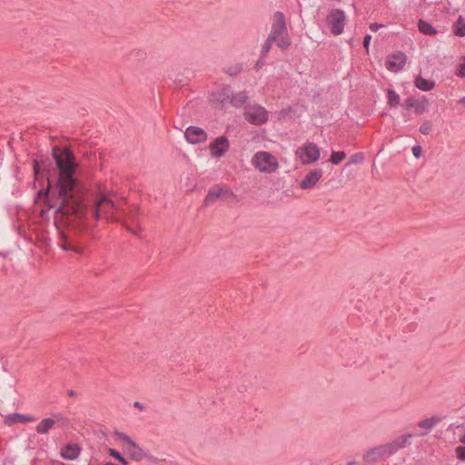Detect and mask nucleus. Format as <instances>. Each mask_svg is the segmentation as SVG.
<instances>
[{"instance_id": "1", "label": "nucleus", "mask_w": 465, "mask_h": 465, "mask_svg": "<svg viewBox=\"0 0 465 465\" xmlns=\"http://www.w3.org/2000/svg\"><path fill=\"white\" fill-rule=\"evenodd\" d=\"M79 163L74 152L68 147L54 145L52 158L41 155L33 159L35 181L42 188L35 200L43 203L47 211L84 221L90 214L95 221L102 215L110 214L115 208L114 202L106 193H101L94 200L87 197L84 184L76 176Z\"/></svg>"}, {"instance_id": "2", "label": "nucleus", "mask_w": 465, "mask_h": 465, "mask_svg": "<svg viewBox=\"0 0 465 465\" xmlns=\"http://www.w3.org/2000/svg\"><path fill=\"white\" fill-rule=\"evenodd\" d=\"M412 438L411 434H403L399 436L393 441L376 446L365 450L362 454L363 465H375L385 460L387 458L396 453L400 449L410 444Z\"/></svg>"}, {"instance_id": "3", "label": "nucleus", "mask_w": 465, "mask_h": 465, "mask_svg": "<svg viewBox=\"0 0 465 465\" xmlns=\"http://www.w3.org/2000/svg\"><path fill=\"white\" fill-rule=\"evenodd\" d=\"M252 163L260 172L268 173L274 172L279 166L277 159L272 153L264 151L257 152L253 155Z\"/></svg>"}, {"instance_id": "4", "label": "nucleus", "mask_w": 465, "mask_h": 465, "mask_svg": "<svg viewBox=\"0 0 465 465\" xmlns=\"http://www.w3.org/2000/svg\"><path fill=\"white\" fill-rule=\"evenodd\" d=\"M296 156L302 164H311L320 159V148L314 143L307 142L296 150Z\"/></svg>"}, {"instance_id": "5", "label": "nucleus", "mask_w": 465, "mask_h": 465, "mask_svg": "<svg viewBox=\"0 0 465 465\" xmlns=\"http://www.w3.org/2000/svg\"><path fill=\"white\" fill-rule=\"evenodd\" d=\"M244 119L253 125H262L268 121V111L262 105L248 106L243 114Z\"/></svg>"}, {"instance_id": "6", "label": "nucleus", "mask_w": 465, "mask_h": 465, "mask_svg": "<svg viewBox=\"0 0 465 465\" xmlns=\"http://www.w3.org/2000/svg\"><path fill=\"white\" fill-rule=\"evenodd\" d=\"M345 13L340 9H331L327 16L330 31L333 35H339L343 32L345 25Z\"/></svg>"}, {"instance_id": "7", "label": "nucleus", "mask_w": 465, "mask_h": 465, "mask_svg": "<svg viewBox=\"0 0 465 465\" xmlns=\"http://www.w3.org/2000/svg\"><path fill=\"white\" fill-rule=\"evenodd\" d=\"M114 434L117 440L126 442L130 447L133 448V450L129 451V455L132 460L140 461L147 457V453L141 447H139V445L134 440H133L129 435L119 430H114Z\"/></svg>"}, {"instance_id": "8", "label": "nucleus", "mask_w": 465, "mask_h": 465, "mask_svg": "<svg viewBox=\"0 0 465 465\" xmlns=\"http://www.w3.org/2000/svg\"><path fill=\"white\" fill-rule=\"evenodd\" d=\"M407 63V55L402 51H395L387 55L385 67L391 73H398L403 69Z\"/></svg>"}, {"instance_id": "9", "label": "nucleus", "mask_w": 465, "mask_h": 465, "mask_svg": "<svg viewBox=\"0 0 465 465\" xmlns=\"http://www.w3.org/2000/svg\"><path fill=\"white\" fill-rule=\"evenodd\" d=\"M221 197L224 201H231L235 197V195L232 191L228 189H225L220 185H214L209 189L207 195L203 200V204L209 205Z\"/></svg>"}, {"instance_id": "10", "label": "nucleus", "mask_w": 465, "mask_h": 465, "mask_svg": "<svg viewBox=\"0 0 465 465\" xmlns=\"http://www.w3.org/2000/svg\"><path fill=\"white\" fill-rule=\"evenodd\" d=\"M230 148V142L227 136L221 135L209 144L211 155L215 158L223 157Z\"/></svg>"}, {"instance_id": "11", "label": "nucleus", "mask_w": 465, "mask_h": 465, "mask_svg": "<svg viewBox=\"0 0 465 465\" xmlns=\"http://www.w3.org/2000/svg\"><path fill=\"white\" fill-rule=\"evenodd\" d=\"M287 33L288 31L286 20L283 13L281 11L275 12L273 15L272 25L269 35L278 39L280 36Z\"/></svg>"}, {"instance_id": "12", "label": "nucleus", "mask_w": 465, "mask_h": 465, "mask_svg": "<svg viewBox=\"0 0 465 465\" xmlns=\"http://www.w3.org/2000/svg\"><path fill=\"white\" fill-rule=\"evenodd\" d=\"M60 242L58 245L64 251H71L75 253H82L83 246L70 234L59 232Z\"/></svg>"}, {"instance_id": "13", "label": "nucleus", "mask_w": 465, "mask_h": 465, "mask_svg": "<svg viewBox=\"0 0 465 465\" xmlns=\"http://www.w3.org/2000/svg\"><path fill=\"white\" fill-rule=\"evenodd\" d=\"M186 141L192 144H199L204 143L207 138V133L201 127L189 126L184 132Z\"/></svg>"}, {"instance_id": "14", "label": "nucleus", "mask_w": 465, "mask_h": 465, "mask_svg": "<svg viewBox=\"0 0 465 465\" xmlns=\"http://www.w3.org/2000/svg\"><path fill=\"white\" fill-rule=\"evenodd\" d=\"M322 176V170L315 168L309 172L300 183V187L302 190H309L313 188Z\"/></svg>"}, {"instance_id": "15", "label": "nucleus", "mask_w": 465, "mask_h": 465, "mask_svg": "<svg viewBox=\"0 0 465 465\" xmlns=\"http://www.w3.org/2000/svg\"><path fill=\"white\" fill-rule=\"evenodd\" d=\"M81 452V448L76 443H68L61 450V456L64 460H75Z\"/></svg>"}, {"instance_id": "16", "label": "nucleus", "mask_w": 465, "mask_h": 465, "mask_svg": "<svg viewBox=\"0 0 465 465\" xmlns=\"http://www.w3.org/2000/svg\"><path fill=\"white\" fill-rule=\"evenodd\" d=\"M232 93V90L231 86L225 85L220 91L213 92L212 94L213 101L218 102L222 104H223L225 103L230 104Z\"/></svg>"}, {"instance_id": "17", "label": "nucleus", "mask_w": 465, "mask_h": 465, "mask_svg": "<svg viewBox=\"0 0 465 465\" xmlns=\"http://www.w3.org/2000/svg\"><path fill=\"white\" fill-rule=\"evenodd\" d=\"M35 420V419L31 415L20 414V413L15 412L10 415H7L5 418V423L8 426H11L17 422L25 423V422L34 421Z\"/></svg>"}, {"instance_id": "18", "label": "nucleus", "mask_w": 465, "mask_h": 465, "mask_svg": "<svg viewBox=\"0 0 465 465\" xmlns=\"http://www.w3.org/2000/svg\"><path fill=\"white\" fill-rule=\"evenodd\" d=\"M414 85L420 91L429 92L435 87V82L422 77L420 74L414 79Z\"/></svg>"}, {"instance_id": "19", "label": "nucleus", "mask_w": 465, "mask_h": 465, "mask_svg": "<svg viewBox=\"0 0 465 465\" xmlns=\"http://www.w3.org/2000/svg\"><path fill=\"white\" fill-rule=\"evenodd\" d=\"M441 419L438 416H431L426 419L420 420L417 426L420 429H424L426 430H430L435 428L440 422Z\"/></svg>"}, {"instance_id": "20", "label": "nucleus", "mask_w": 465, "mask_h": 465, "mask_svg": "<svg viewBox=\"0 0 465 465\" xmlns=\"http://www.w3.org/2000/svg\"><path fill=\"white\" fill-rule=\"evenodd\" d=\"M247 100L248 95L245 91L239 92L235 94L232 93L230 104L236 108H241Z\"/></svg>"}, {"instance_id": "21", "label": "nucleus", "mask_w": 465, "mask_h": 465, "mask_svg": "<svg viewBox=\"0 0 465 465\" xmlns=\"http://www.w3.org/2000/svg\"><path fill=\"white\" fill-rule=\"evenodd\" d=\"M419 31L425 35H435L438 31L432 26V25L423 19L418 21Z\"/></svg>"}, {"instance_id": "22", "label": "nucleus", "mask_w": 465, "mask_h": 465, "mask_svg": "<svg viewBox=\"0 0 465 465\" xmlns=\"http://www.w3.org/2000/svg\"><path fill=\"white\" fill-rule=\"evenodd\" d=\"M54 425V420L53 418H45L42 421L36 426L35 430L38 434H47L49 430Z\"/></svg>"}, {"instance_id": "23", "label": "nucleus", "mask_w": 465, "mask_h": 465, "mask_svg": "<svg viewBox=\"0 0 465 465\" xmlns=\"http://www.w3.org/2000/svg\"><path fill=\"white\" fill-rule=\"evenodd\" d=\"M429 111V100L426 96L422 95L418 99H415V109L416 114H422Z\"/></svg>"}, {"instance_id": "24", "label": "nucleus", "mask_w": 465, "mask_h": 465, "mask_svg": "<svg viewBox=\"0 0 465 465\" xmlns=\"http://www.w3.org/2000/svg\"><path fill=\"white\" fill-rule=\"evenodd\" d=\"M452 33L456 36H465V21L461 15H460L458 19L453 23Z\"/></svg>"}, {"instance_id": "25", "label": "nucleus", "mask_w": 465, "mask_h": 465, "mask_svg": "<svg viewBox=\"0 0 465 465\" xmlns=\"http://www.w3.org/2000/svg\"><path fill=\"white\" fill-rule=\"evenodd\" d=\"M274 43H276V45L282 51L287 50L291 45L292 40L290 36L287 34H284L283 35L280 36Z\"/></svg>"}, {"instance_id": "26", "label": "nucleus", "mask_w": 465, "mask_h": 465, "mask_svg": "<svg viewBox=\"0 0 465 465\" xmlns=\"http://www.w3.org/2000/svg\"><path fill=\"white\" fill-rule=\"evenodd\" d=\"M388 104L391 107H397L400 104V95L393 90L388 89L387 91Z\"/></svg>"}, {"instance_id": "27", "label": "nucleus", "mask_w": 465, "mask_h": 465, "mask_svg": "<svg viewBox=\"0 0 465 465\" xmlns=\"http://www.w3.org/2000/svg\"><path fill=\"white\" fill-rule=\"evenodd\" d=\"M277 39L273 38L272 36L268 35L267 39L265 40V42L263 43V45L262 46V51H261L262 59H265V57L267 56L268 53L270 52V50L272 48V44Z\"/></svg>"}, {"instance_id": "28", "label": "nucleus", "mask_w": 465, "mask_h": 465, "mask_svg": "<svg viewBox=\"0 0 465 465\" xmlns=\"http://www.w3.org/2000/svg\"><path fill=\"white\" fill-rule=\"evenodd\" d=\"M53 420H54V424L58 423L61 426H69L70 425V420L66 417H64L61 412H54L52 414Z\"/></svg>"}, {"instance_id": "29", "label": "nucleus", "mask_w": 465, "mask_h": 465, "mask_svg": "<svg viewBox=\"0 0 465 465\" xmlns=\"http://www.w3.org/2000/svg\"><path fill=\"white\" fill-rule=\"evenodd\" d=\"M346 157V153L343 151L332 152L330 157V162L332 164H339Z\"/></svg>"}, {"instance_id": "30", "label": "nucleus", "mask_w": 465, "mask_h": 465, "mask_svg": "<svg viewBox=\"0 0 465 465\" xmlns=\"http://www.w3.org/2000/svg\"><path fill=\"white\" fill-rule=\"evenodd\" d=\"M108 453L111 457L118 460L122 465H128V460L115 449H108Z\"/></svg>"}, {"instance_id": "31", "label": "nucleus", "mask_w": 465, "mask_h": 465, "mask_svg": "<svg viewBox=\"0 0 465 465\" xmlns=\"http://www.w3.org/2000/svg\"><path fill=\"white\" fill-rule=\"evenodd\" d=\"M432 130V124L430 120H425L420 126V133L422 134H429Z\"/></svg>"}, {"instance_id": "32", "label": "nucleus", "mask_w": 465, "mask_h": 465, "mask_svg": "<svg viewBox=\"0 0 465 465\" xmlns=\"http://www.w3.org/2000/svg\"><path fill=\"white\" fill-rule=\"evenodd\" d=\"M364 153L361 152L355 153L351 155V164L362 163L364 161Z\"/></svg>"}, {"instance_id": "33", "label": "nucleus", "mask_w": 465, "mask_h": 465, "mask_svg": "<svg viewBox=\"0 0 465 465\" xmlns=\"http://www.w3.org/2000/svg\"><path fill=\"white\" fill-rule=\"evenodd\" d=\"M242 70V67L241 64H235L233 66H230V67L226 68L225 73L231 76H234V75H237Z\"/></svg>"}, {"instance_id": "34", "label": "nucleus", "mask_w": 465, "mask_h": 465, "mask_svg": "<svg viewBox=\"0 0 465 465\" xmlns=\"http://www.w3.org/2000/svg\"><path fill=\"white\" fill-rule=\"evenodd\" d=\"M463 62L457 65L455 74L460 78H465V56L462 57Z\"/></svg>"}, {"instance_id": "35", "label": "nucleus", "mask_w": 465, "mask_h": 465, "mask_svg": "<svg viewBox=\"0 0 465 465\" xmlns=\"http://www.w3.org/2000/svg\"><path fill=\"white\" fill-rule=\"evenodd\" d=\"M402 107L405 108L406 110H409V109H415V98L413 96H410L408 97L405 101H404V104H402Z\"/></svg>"}, {"instance_id": "36", "label": "nucleus", "mask_w": 465, "mask_h": 465, "mask_svg": "<svg viewBox=\"0 0 465 465\" xmlns=\"http://www.w3.org/2000/svg\"><path fill=\"white\" fill-rule=\"evenodd\" d=\"M455 452L459 460L465 461V447H457Z\"/></svg>"}, {"instance_id": "37", "label": "nucleus", "mask_w": 465, "mask_h": 465, "mask_svg": "<svg viewBox=\"0 0 465 465\" xmlns=\"http://www.w3.org/2000/svg\"><path fill=\"white\" fill-rule=\"evenodd\" d=\"M412 153L415 156V158H417V159L420 158L421 156V154H422V148H421V146L418 145V144L414 145L412 147Z\"/></svg>"}, {"instance_id": "38", "label": "nucleus", "mask_w": 465, "mask_h": 465, "mask_svg": "<svg viewBox=\"0 0 465 465\" xmlns=\"http://www.w3.org/2000/svg\"><path fill=\"white\" fill-rule=\"evenodd\" d=\"M264 64V59H262V55H260V58L257 60L254 65L255 70H260Z\"/></svg>"}, {"instance_id": "39", "label": "nucleus", "mask_w": 465, "mask_h": 465, "mask_svg": "<svg viewBox=\"0 0 465 465\" xmlns=\"http://www.w3.org/2000/svg\"><path fill=\"white\" fill-rule=\"evenodd\" d=\"M382 26H384V25L381 24L372 23L370 25V29L371 32H377Z\"/></svg>"}, {"instance_id": "40", "label": "nucleus", "mask_w": 465, "mask_h": 465, "mask_svg": "<svg viewBox=\"0 0 465 465\" xmlns=\"http://www.w3.org/2000/svg\"><path fill=\"white\" fill-rule=\"evenodd\" d=\"M371 35H366L363 38V46L368 49L369 48V45H370V42H371Z\"/></svg>"}, {"instance_id": "41", "label": "nucleus", "mask_w": 465, "mask_h": 465, "mask_svg": "<svg viewBox=\"0 0 465 465\" xmlns=\"http://www.w3.org/2000/svg\"><path fill=\"white\" fill-rule=\"evenodd\" d=\"M134 406L141 411H143L144 410V406L143 403H141L140 401H135L134 403Z\"/></svg>"}, {"instance_id": "42", "label": "nucleus", "mask_w": 465, "mask_h": 465, "mask_svg": "<svg viewBox=\"0 0 465 465\" xmlns=\"http://www.w3.org/2000/svg\"><path fill=\"white\" fill-rule=\"evenodd\" d=\"M66 393H67V395L69 397H75V396H77V392L75 391H74V390H68Z\"/></svg>"}, {"instance_id": "43", "label": "nucleus", "mask_w": 465, "mask_h": 465, "mask_svg": "<svg viewBox=\"0 0 465 465\" xmlns=\"http://www.w3.org/2000/svg\"><path fill=\"white\" fill-rule=\"evenodd\" d=\"M144 459L148 460L151 462H156V460H157V459L155 457L149 455V454H147V457H145Z\"/></svg>"}, {"instance_id": "44", "label": "nucleus", "mask_w": 465, "mask_h": 465, "mask_svg": "<svg viewBox=\"0 0 465 465\" xmlns=\"http://www.w3.org/2000/svg\"><path fill=\"white\" fill-rule=\"evenodd\" d=\"M460 104H463L465 106V96L461 97L459 101Z\"/></svg>"}, {"instance_id": "45", "label": "nucleus", "mask_w": 465, "mask_h": 465, "mask_svg": "<svg viewBox=\"0 0 465 465\" xmlns=\"http://www.w3.org/2000/svg\"><path fill=\"white\" fill-rule=\"evenodd\" d=\"M461 442L465 443V434L462 436V438L460 439Z\"/></svg>"}, {"instance_id": "46", "label": "nucleus", "mask_w": 465, "mask_h": 465, "mask_svg": "<svg viewBox=\"0 0 465 465\" xmlns=\"http://www.w3.org/2000/svg\"><path fill=\"white\" fill-rule=\"evenodd\" d=\"M57 465H65V464H64V463L60 462V463H58Z\"/></svg>"}]
</instances>
